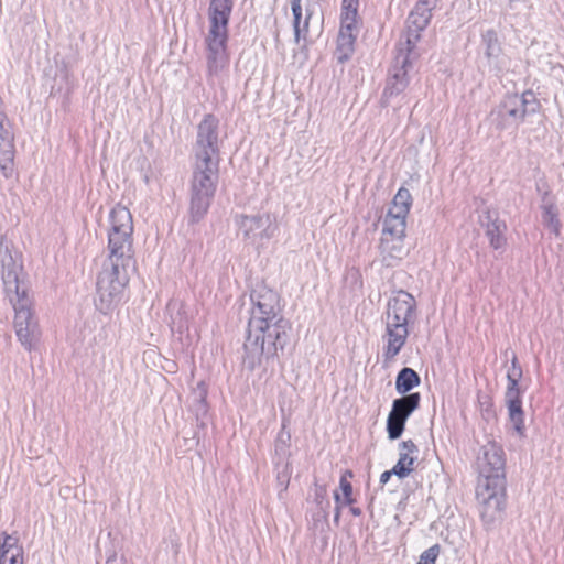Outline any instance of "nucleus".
Masks as SVG:
<instances>
[{
  "label": "nucleus",
  "mask_w": 564,
  "mask_h": 564,
  "mask_svg": "<svg viewBox=\"0 0 564 564\" xmlns=\"http://www.w3.org/2000/svg\"><path fill=\"white\" fill-rule=\"evenodd\" d=\"M0 265L4 291L15 311V334L23 346L31 348L37 337V324L32 313V301L24 280L21 257L8 246L2 247Z\"/></svg>",
  "instance_id": "1"
},
{
  "label": "nucleus",
  "mask_w": 564,
  "mask_h": 564,
  "mask_svg": "<svg viewBox=\"0 0 564 564\" xmlns=\"http://www.w3.org/2000/svg\"><path fill=\"white\" fill-rule=\"evenodd\" d=\"M289 323L282 317L250 318L245 343L246 362L253 368L270 358L286 344Z\"/></svg>",
  "instance_id": "2"
},
{
  "label": "nucleus",
  "mask_w": 564,
  "mask_h": 564,
  "mask_svg": "<svg viewBox=\"0 0 564 564\" xmlns=\"http://www.w3.org/2000/svg\"><path fill=\"white\" fill-rule=\"evenodd\" d=\"M232 0H212L208 8V28L205 36L207 67L212 75H218L228 65V22Z\"/></svg>",
  "instance_id": "3"
},
{
  "label": "nucleus",
  "mask_w": 564,
  "mask_h": 564,
  "mask_svg": "<svg viewBox=\"0 0 564 564\" xmlns=\"http://www.w3.org/2000/svg\"><path fill=\"white\" fill-rule=\"evenodd\" d=\"M132 257L108 254L97 279L95 305L102 314L113 312L122 302L129 284L128 267Z\"/></svg>",
  "instance_id": "4"
},
{
  "label": "nucleus",
  "mask_w": 564,
  "mask_h": 564,
  "mask_svg": "<svg viewBox=\"0 0 564 564\" xmlns=\"http://www.w3.org/2000/svg\"><path fill=\"white\" fill-rule=\"evenodd\" d=\"M218 182V163L194 164L191 184L189 218L197 223L207 214L216 193Z\"/></svg>",
  "instance_id": "5"
},
{
  "label": "nucleus",
  "mask_w": 564,
  "mask_h": 564,
  "mask_svg": "<svg viewBox=\"0 0 564 564\" xmlns=\"http://www.w3.org/2000/svg\"><path fill=\"white\" fill-rule=\"evenodd\" d=\"M476 496L484 521L495 522L506 506V476H478Z\"/></svg>",
  "instance_id": "6"
},
{
  "label": "nucleus",
  "mask_w": 564,
  "mask_h": 564,
  "mask_svg": "<svg viewBox=\"0 0 564 564\" xmlns=\"http://www.w3.org/2000/svg\"><path fill=\"white\" fill-rule=\"evenodd\" d=\"M132 234L133 220L130 210L123 205H116L109 216V254L132 257Z\"/></svg>",
  "instance_id": "7"
},
{
  "label": "nucleus",
  "mask_w": 564,
  "mask_h": 564,
  "mask_svg": "<svg viewBox=\"0 0 564 564\" xmlns=\"http://www.w3.org/2000/svg\"><path fill=\"white\" fill-rule=\"evenodd\" d=\"M411 66L412 62L408 56L397 57L382 93L381 104L383 107H393L398 110L408 104L405 90L410 84Z\"/></svg>",
  "instance_id": "8"
},
{
  "label": "nucleus",
  "mask_w": 564,
  "mask_h": 564,
  "mask_svg": "<svg viewBox=\"0 0 564 564\" xmlns=\"http://www.w3.org/2000/svg\"><path fill=\"white\" fill-rule=\"evenodd\" d=\"M242 238L252 245H262L274 236L276 226L269 214L241 215L237 219Z\"/></svg>",
  "instance_id": "9"
},
{
  "label": "nucleus",
  "mask_w": 564,
  "mask_h": 564,
  "mask_svg": "<svg viewBox=\"0 0 564 564\" xmlns=\"http://www.w3.org/2000/svg\"><path fill=\"white\" fill-rule=\"evenodd\" d=\"M218 120L208 115L198 126L197 141L195 147V162L218 163Z\"/></svg>",
  "instance_id": "10"
},
{
  "label": "nucleus",
  "mask_w": 564,
  "mask_h": 564,
  "mask_svg": "<svg viewBox=\"0 0 564 564\" xmlns=\"http://www.w3.org/2000/svg\"><path fill=\"white\" fill-rule=\"evenodd\" d=\"M358 8L341 7L340 28L337 39L336 55L339 62L347 61L354 53V45L358 33Z\"/></svg>",
  "instance_id": "11"
},
{
  "label": "nucleus",
  "mask_w": 564,
  "mask_h": 564,
  "mask_svg": "<svg viewBox=\"0 0 564 564\" xmlns=\"http://www.w3.org/2000/svg\"><path fill=\"white\" fill-rule=\"evenodd\" d=\"M420 400L419 393H411L393 401L387 420L389 438L397 440L402 435L404 424L412 412L419 408Z\"/></svg>",
  "instance_id": "12"
},
{
  "label": "nucleus",
  "mask_w": 564,
  "mask_h": 564,
  "mask_svg": "<svg viewBox=\"0 0 564 564\" xmlns=\"http://www.w3.org/2000/svg\"><path fill=\"white\" fill-rule=\"evenodd\" d=\"M476 468L478 476H506V456L502 446L495 440H487L478 452Z\"/></svg>",
  "instance_id": "13"
},
{
  "label": "nucleus",
  "mask_w": 564,
  "mask_h": 564,
  "mask_svg": "<svg viewBox=\"0 0 564 564\" xmlns=\"http://www.w3.org/2000/svg\"><path fill=\"white\" fill-rule=\"evenodd\" d=\"M415 314L416 301L412 294L403 290L392 292L387 304L386 322L409 326Z\"/></svg>",
  "instance_id": "14"
},
{
  "label": "nucleus",
  "mask_w": 564,
  "mask_h": 564,
  "mask_svg": "<svg viewBox=\"0 0 564 564\" xmlns=\"http://www.w3.org/2000/svg\"><path fill=\"white\" fill-rule=\"evenodd\" d=\"M405 230L382 227L380 238V257L387 267H393L408 254Z\"/></svg>",
  "instance_id": "15"
},
{
  "label": "nucleus",
  "mask_w": 564,
  "mask_h": 564,
  "mask_svg": "<svg viewBox=\"0 0 564 564\" xmlns=\"http://www.w3.org/2000/svg\"><path fill=\"white\" fill-rule=\"evenodd\" d=\"M412 206V195L401 187L394 195L383 219V227L406 230V219Z\"/></svg>",
  "instance_id": "16"
},
{
  "label": "nucleus",
  "mask_w": 564,
  "mask_h": 564,
  "mask_svg": "<svg viewBox=\"0 0 564 564\" xmlns=\"http://www.w3.org/2000/svg\"><path fill=\"white\" fill-rule=\"evenodd\" d=\"M291 9L293 13L294 36L295 41L299 43L301 39H306L311 22L318 26L321 15L315 4L311 6L306 3L305 7H303L302 0H292Z\"/></svg>",
  "instance_id": "17"
},
{
  "label": "nucleus",
  "mask_w": 564,
  "mask_h": 564,
  "mask_svg": "<svg viewBox=\"0 0 564 564\" xmlns=\"http://www.w3.org/2000/svg\"><path fill=\"white\" fill-rule=\"evenodd\" d=\"M253 308L250 318H274L280 317L279 295L271 289L259 288L252 295Z\"/></svg>",
  "instance_id": "18"
},
{
  "label": "nucleus",
  "mask_w": 564,
  "mask_h": 564,
  "mask_svg": "<svg viewBox=\"0 0 564 564\" xmlns=\"http://www.w3.org/2000/svg\"><path fill=\"white\" fill-rule=\"evenodd\" d=\"M409 336V326L386 322L383 335V356L387 360L393 359L404 346Z\"/></svg>",
  "instance_id": "19"
},
{
  "label": "nucleus",
  "mask_w": 564,
  "mask_h": 564,
  "mask_svg": "<svg viewBox=\"0 0 564 564\" xmlns=\"http://www.w3.org/2000/svg\"><path fill=\"white\" fill-rule=\"evenodd\" d=\"M505 402L508 409L509 420L519 437H524V413L522 410V390L506 389Z\"/></svg>",
  "instance_id": "20"
},
{
  "label": "nucleus",
  "mask_w": 564,
  "mask_h": 564,
  "mask_svg": "<svg viewBox=\"0 0 564 564\" xmlns=\"http://www.w3.org/2000/svg\"><path fill=\"white\" fill-rule=\"evenodd\" d=\"M417 447L412 441H404L399 447V459L393 467V474L399 478H404L414 469Z\"/></svg>",
  "instance_id": "21"
},
{
  "label": "nucleus",
  "mask_w": 564,
  "mask_h": 564,
  "mask_svg": "<svg viewBox=\"0 0 564 564\" xmlns=\"http://www.w3.org/2000/svg\"><path fill=\"white\" fill-rule=\"evenodd\" d=\"M481 224L486 227V234L489 238L490 246L495 249H501L506 245V224L491 212H486L481 217Z\"/></svg>",
  "instance_id": "22"
},
{
  "label": "nucleus",
  "mask_w": 564,
  "mask_h": 564,
  "mask_svg": "<svg viewBox=\"0 0 564 564\" xmlns=\"http://www.w3.org/2000/svg\"><path fill=\"white\" fill-rule=\"evenodd\" d=\"M437 0H420L408 20V28L417 32L423 31L432 19V10Z\"/></svg>",
  "instance_id": "23"
},
{
  "label": "nucleus",
  "mask_w": 564,
  "mask_h": 564,
  "mask_svg": "<svg viewBox=\"0 0 564 564\" xmlns=\"http://www.w3.org/2000/svg\"><path fill=\"white\" fill-rule=\"evenodd\" d=\"M23 547L19 540L10 534H3L0 543V564H23Z\"/></svg>",
  "instance_id": "24"
},
{
  "label": "nucleus",
  "mask_w": 564,
  "mask_h": 564,
  "mask_svg": "<svg viewBox=\"0 0 564 564\" xmlns=\"http://www.w3.org/2000/svg\"><path fill=\"white\" fill-rule=\"evenodd\" d=\"M543 224L556 236L561 235L562 223L558 217V209L554 202L544 200L541 205Z\"/></svg>",
  "instance_id": "25"
},
{
  "label": "nucleus",
  "mask_w": 564,
  "mask_h": 564,
  "mask_svg": "<svg viewBox=\"0 0 564 564\" xmlns=\"http://www.w3.org/2000/svg\"><path fill=\"white\" fill-rule=\"evenodd\" d=\"M501 113L514 122L523 121L525 113L522 106H520L518 95H509L505 98L501 105Z\"/></svg>",
  "instance_id": "26"
},
{
  "label": "nucleus",
  "mask_w": 564,
  "mask_h": 564,
  "mask_svg": "<svg viewBox=\"0 0 564 564\" xmlns=\"http://www.w3.org/2000/svg\"><path fill=\"white\" fill-rule=\"evenodd\" d=\"M347 477H352V474L350 471H346L341 476L340 481H339V487H340L341 492H338V491L334 492V499L337 505L336 518H338L339 509L341 507L350 505L352 502V498H351L352 487H351L350 482L348 481Z\"/></svg>",
  "instance_id": "27"
},
{
  "label": "nucleus",
  "mask_w": 564,
  "mask_h": 564,
  "mask_svg": "<svg viewBox=\"0 0 564 564\" xmlns=\"http://www.w3.org/2000/svg\"><path fill=\"white\" fill-rule=\"evenodd\" d=\"M420 377L411 368H403L395 380V389L400 394H405L414 387L419 386Z\"/></svg>",
  "instance_id": "28"
},
{
  "label": "nucleus",
  "mask_w": 564,
  "mask_h": 564,
  "mask_svg": "<svg viewBox=\"0 0 564 564\" xmlns=\"http://www.w3.org/2000/svg\"><path fill=\"white\" fill-rule=\"evenodd\" d=\"M518 99L525 115L536 112L540 108V102L532 90H525L521 95H518Z\"/></svg>",
  "instance_id": "29"
},
{
  "label": "nucleus",
  "mask_w": 564,
  "mask_h": 564,
  "mask_svg": "<svg viewBox=\"0 0 564 564\" xmlns=\"http://www.w3.org/2000/svg\"><path fill=\"white\" fill-rule=\"evenodd\" d=\"M484 41L486 43V55L489 59H495L500 54V45L495 31L490 30L484 34Z\"/></svg>",
  "instance_id": "30"
},
{
  "label": "nucleus",
  "mask_w": 564,
  "mask_h": 564,
  "mask_svg": "<svg viewBox=\"0 0 564 564\" xmlns=\"http://www.w3.org/2000/svg\"><path fill=\"white\" fill-rule=\"evenodd\" d=\"M522 378V369L518 364L517 357L511 360V366L507 372V389H520L519 381Z\"/></svg>",
  "instance_id": "31"
},
{
  "label": "nucleus",
  "mask_w": 564,
  "mask_h": 564,
  "mask_svg": "<svg viewBox=\"0 0 564 564\" xmlns=\"http://www.w3.org/2000/svg\"><path fill=\"white\" fill-rule=\"evenodd\" d=\"M420 32L411 30L408 28L406 41L404 44H401V52L405 51L404 54H400L398 57L408 56L410 58V54L415 48L417 42L420 41Z\"/></svg>",
  "instance_id": "32"
},
{
  "label": "nucleus",
  "mask_w": 564,
  "mask_h": 564,
  "mask_svg": "<svg viewBox=\"0 0 564 564\" xmlns=\"http://www.w3.org/2000/svg\"><path fill=\"white\" fill-rule=\"evenodd\" d=\"M290 438L291 436L289 433L281 432L279 434V437L275 443V454L281 459L289 457Z\"/></svg>",
  "instance_id": "33"
},
{
  "label": "nucleus",
  "mask_w": 564,
  "mask_h": 564,
  "mask_svg": "<svg viewBox=\"0 0 564 564\" xmlns=\"http://www.w3.org/2000/svg\"><path fill=\"white\" fill-rule=\"evenodd\" d=\"M438 555H440V546L437 544H435L421 554L420 561L417 564H435Z\"/></svg>",
  "instance_id": "34"
},
{
  "label": "nucleus",
  "mask_w": 564,
  "mask_h": 564,
  "mask_svg": "<svg viewBox=\"0 0 564 564\" xmlns=\"http://www.w3.org/2000/svg\"><path fill=\"white\" fill-rule=\"evenodd\" d=\"M315 501L317 502V505H319L321 507H323V503L324 501L326 502V505L328 506V501H327V488L326 486H323V485H316L315 486Z\"/></svg>",
  "instance_id": "35"
},
{
  "label": "nucleus",
  "mask_w": 564,
  "mask_h": 564,
  "mask_svg": "<svg viewBox=\"0 0 564 564\" xmlns=\"http://www.w3.org/2000/svg\"><path fill=\"white\" fill-rule=\"evenodd\" d=\"M391 475H394V474H393V468H392L391 470H387V471H384V473H382V474H381V476H380V482H381L382 485L387 484V482H388V480L390 479Z\"/></svg>",
  "instance_id": "36"
},
{
  "label": "nucleus",
  "mask_w": 564,
  "mask_h": 564,
  "mask_svg": "<svg viewBox=\"0 0 564 564\" xmlns=\"http://www.w3.org/2000/svg\"><path fill=\"white\" fill-rule=\"evenodd\" d=\"M359 0H343V6L358 8Z\"/></svg>",
  "instance_id": "37"
}]
</instances>
